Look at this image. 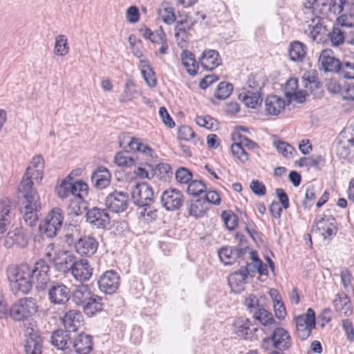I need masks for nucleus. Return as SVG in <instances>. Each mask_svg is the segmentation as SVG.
I'll list each match as a JSON object with an SVG mask.
<instances>
[{
    "instance_id": "obj_39",
    "label": "nucleus",
    "mask_w": 354,
    "mask_h": 354,
    "mask_svg": "<svg viewBox=\"0 0 354 354\" xmlns=\"http://www.w3.org/2000/svg\"><path fill=\"white\" fill-rule=\"evenodd\" d=\"M67 39L64 35H59L55 39L54 53L59 56H64L68 53Z\"/></svg>"
},
{
    "instance_id": "obj_37",
    "label": "nucleus",
    "mask_w": 354,
    "mask_h": 354,
    "mask_svg": "<svg viewBox=\"0 0 354 354\" xmlns=\"http://www.w3.org/2000/svg\"><path fill=\"white\" fill-rule=\"evenodd\" d=\"M233 90V85L227 82H221L218 84L214 91V96L218 100H225L228 97Z\"/></svg>"
},
{
    "instance_id": "obj_23",
    "label": "nucleus",
    "mask_w": 354,
    "mask_h": 354,
    "mask_svg": "<svg viewBox=\"0 0 354 354\" xmlns=\"http://www.w3.org/2000/svg\"><path fill=\"white\" fill-rule=\"evenodd\" d=\"M97 241L91 236H84L80 238L75 244V248L81 256L93 255L98 248Z\"/></svg>"
},
{
    "instance_id": "obj_48",
    "label": "nucleus",
    "mask_w": 354,
    "mask_h": 354,
    "mask_svg": "<svg viewBox=\"0 0 354 354\" xmlns=\"http://www.w3.org/2000/svg\"><path fill=\"white\" fill-rule=\"evenodd\" d=\"M247 279H243V276L239 273V270L230 274L228 277V283L232 288L243 287L246 283Z\"/></svg>"
},
{
    "instance_id": "obj_25",
    "label": "nucleus",
    "mask_w": 354,
    "mask_h": 354,
    "mask_svg": "<svg viewBox=\"0 0 354 354\" xmlns=\"http://www.w3.org/2000/svg\"><path fill=\"white\" fill-rule=\"evenodd\" d=\"M74 351L78 354H89L93 350V342L91 335L84 333H80L70 342Z\"/></svg>"
},
{
    "instance_id": "obj_5",
    "label": "nucleus",
    "mask_w": 354,
    "mask_h": 354,
    "mask_svg": "<svg viewBox=\"0 0 354 354\" xmlns=\"http://www.w3.org/2000/svg\"><path fill=\"white\" fill-rule=\"evenodd\" d=\"M73 178H64L60 182H58L55 187V192L57 196L61 198L64 199L73 195L80 198H83L84 195L87 194L88 186L82 180H77L72 182Z\"/></svg>"
},
{
    "instance_id": "obj_1",
    "label": "nucleus",
    "mask_w": 354,
    "mask_h": 354,
    "mask_svg": "<svg viewBox=\"0 0 354 354\" xmlns=\"http://www.w3.org/2000/svg\"><path fill=\"white\" fill-rule=\"evenodd\" d=\"M32 178H22L18 188L22 198L19 209L25 223L33 227L38 221V213L41 209L39 196L33 187Z\"/></svg>"
},
{
    "instance_id": "obj_62",
    "label": "nucleus",
    "mask_w": 354,
    "mask_h": 354,
    "mask_svg": "<svg viewBox=\"0 0 354 354\" xmlns=\"http://www.w3.org/2000/svg\"><path fill=\"white\" fill-rule=\"evenodd\" d=\"M159 115L164 124L168 127L173 128L175 127V122L167 112V110L165 107L161 106L159 109Z\"/></svg>"
},
{
    "instance_id": "obj_51",
    "label": "nucleus",
    "mask_w": 354,
    "mask_h": 354,
    "mask_svg": "<svg viewBox=\"0 0 354 354\" xmlns=\"http://www.w3.org/2000/svg\"><path fill=\"white\" fill-rule=\"evenodd\" d=\"M328 36L333 46H337L344 42V32L339 27H334Z\"/></svg>"
},
{
    "instance_id": "obj_2",
    "label": "nucleus",
    "mask_w": 354,
    "mask_h": 354,
    "mask_svg": "<svg viewBox=\"0 0 354 354\" xmlns=\"http://www.w3.org/2000/svg\"><path fill=\"white\" fill-rule=\"evenodd\" d=\"M73 302L82 306L85 314L93 316L102 310V298L95 295L88 285H79L71 292Z\"/></svg>"
},
{
    "instance_id": "obj_36",
    "label": "nucleus",
    "mask_w": 354,
    "mask_h": 354,
    "mask_svg": "<svg viewBox=\"0 0 354 354\" xmlns=\"http://www.w3.org/2000/svg\"><path fill=\"white\" fill-rule=\"evenodd\" d=\"M333 303L335 310L341 315L348 317L352 314L353 308L351 302L347 299V297L344 299L341 298L335 299Z\"/></svg>"
},
{
    "instance_id": "obj_54",
    "label": "nucleus",
    "mask_w": 354,
    "mask_h": 354,
    "mask_svg": "<svg viewBox=\"0 0 354 354\" xmlns=\"http://www.w3.org/2000/svg\"><path fill=\"white\" fill-rule=\"evenodd\" d=\"M342 328L346 335V339L349 342L354 341V326L352 322L348 319L342 321Z\"/></svg>"
},
{
    "instance_id": "obj_50",
    "label": "nucleus",
    "mask_w": 354,
    "mask_h": 354,
    "mask_svg": "<svg viewBox=\"0 0 354 354\" xmlns=\"http://www.w3.org/2000/svg\"><path fill=\"white\" fill-rule=\"evenodd\" d=\"M221 216L229 230H232L236 228L238 224V221L237 216L234 213L231 211H224L222 212Z\"/></svg>"
},
{
    "instance_id": "obj_43",
    "label": "nucleus",
    "mask_w": 354,
    "mask_h": 354,
    "mask_svg": "<svg viewBox=\"0 0 354 354\" xmlns=\"http://www.w3.org/2000/svg\"><path fill=\"white\" fill-rule=\"evenodd\" d=\"M274 146L277 151L286 158L292 157L293 153H297L296 149L292 145L286 142L281 140L274 142Z\"/></svg>"
},
{
    "instance_id": "obj_41",
    "label": "nucleus",
    "mask_w": 354,
    "mask_h": 354,
    "mask_svg": "<svg viewBox=\"0 0 354 354\" xmlns=\"http://www.w3.org/2000/svg\"><path fill=\"white\" fill-rule=\"evenodd\" d=\"M231 136L234 142H238L243 147H245L250 149H252L258 147L257 143L248 138L241 135V133L238 132L237 131H234L232 133Z\"/></svg>"
},
{
    "instance_id": "obj_24",
    "label": "nucleus",
    "mask_w": 354,
    "mask_h": 354,
    "mask_svg": "<svg viewBox=\"0 0 354 354\" xmlns=\"http://www.w3.org/2000/svg\"><path fill=\"white\" fill-rule=\"evenodd\" d=\"M269 340H271L273 346L280 351L288 349L291 344L290 336L286 330L281 327L274 328L272 335L267 339H264V343Z\"/></svg>"
},
{
    "instance_id": "obj_35",
    "label": "nucleus",
    "mask_w": 354,
    "mask_h": 354,
    "mask_svg": "<svg viewBox=\"0 0 354 354\" xmlns=\"http://www.w3.org/2000/svg\"><path fill=\"white\" fill-rule=\"evenodd\" d=\"M129 150L118 151L114 158V162L120 167H131L136 164V158L130 155Z\"/></svg>"
},
{
    "instance_id": "obj_14",
    "label": "nucleus",
    "mask_w": 354,
    "mask_h": 354,
    "mask_svg": "<svg viewBox=\"0 0 354 354\" xmlns=\"http://www.w3.org/2000/svg\"><path fill=\"white\" fill-rule=\"evenodd\" d=\"M247 251H248V247L226 246L221 248L218 251V254L220 260L225 265H232L240 259H244Z\"/></svg>"
},
{
    "instance_id": "obj_49",
    "label": "nucleus",
    "mask_w": 354,
    "mask_h": 354,
    "mask_svg": "<svg viewBox=\"0 0 354 354\" xmlns=\"http://www.w3.org/2000/svg\"><path fill=\"white\" fill-rule=\"evenodd\" d=\"M236 331V333L239 337H244V339H247V338H250V337L247 336V330H250V322L248 319H239L236 322L235 324Z\"/></svg>"
},
{
    "instance_id": "obj_38",
    "label": "nucleus",
    "mask_w": 354,
    "mask_h": 354,
    "mask_svg": "<svg viewBox=\"0 0 354 354\" xmlns=\"http://www.w3.org/2000/svg\"><path fill=\"white\" fill-rule=\"evenodd\" d=\"M349 12L342 14L337 17V21L342 26H354V0L350 3Z\"/></svg>"
},
{
    "instance_id": "obj_22",
    "label": "nucleus",
    "mask_w": 354,
    "mask_h": 354,
    "mask_svg": "<svg viewBox=\"0 0 354 354\" xmlns=\"http://www.w3.org/2000/svg\"><path fill=\"white\" fill-rule=\"evenodd\" d=\"M86 221L97 228H104L110 222L106 209L93 207L86 213Z\"/></svg>"
},
{
    "instance_id": "obj_33",
    "label": "nucleus",
    "mask_w": 354,
    "mask_h": 354,
    "mask_svg": "<svg viewBox=\"0 0 354 354\" xmlns=\"http://www.w3.org/2000/svg\"><path fill=\"white\" fill-rule=\"evenodd\" d=\"M306 46L301 41L290 43L288 48L290 59L293 62H302L306 55Z\"/></svg>"
},
{
    "instance_id": "obj_26",
    "label": "nucleus",
    "mask_w": 354,
    "mask_h": 354,
    "mask_svg": "<svg viewBox=\"0 0 354 354\" xmlns=\"http://www.w3.org/2000/svg\"><path fill=\"white\" fill-rule=\"evenodd\" d=\"M84 317L78 310H70L67 311L63 317L64 326L70 333L75 332L83 324Z\"/></svg>"
},
{
    "instance_id": "obj_40",
    "label": "nucleus",
    "mask_w": 354,
    "mask_h": 354,
    "mask_svg": "<svg viewBox=\"0 0 354 354\" xmlns=\"http://www.w3.org/2000/svg\"><path fill=\"white\" fill-rule=\"evenodd\" d=\"M328 10L330 12L334 15L340 14L344 10H346V12H348V7H350V3L346 0H330L328 2Z\"/></svg>"
},
{
    "instance_id": "obj_61",
    "label": "nucleus",
    "mask_w": 354,
    "mask_h": 354,
    "mask_svg": "<svg viewBox=\"0 0 354 354\" xmlns=\"http://www.w3.org/2000/svg\"><path fill=\"white\" fill-rule=\"evenodd\" d=\"M275 194L279 200L282 207L287 209L289 207V198L286 192L282 188H277L275 189Z\"/></svg>"
},
{
    "instance_id": "obj_8",
    "label": "nucleus",
    "mask_w": 354,
    "mask_h": 354,
    "mask_svg": "<svg viewBox=\"0 0 354 354\" xmlns=\"http://www.w3.org/2000/svg\"><path fill=\"white\" fill-rule=\"evenodd\" d=\"M48 297L50 304L54 305H64L71 297V291L64 283L59 281H52L48 285Z\"/></svg>"
},
{
    "instance_id": "obj_59",
    "label": "nucleus",
    "mask_w": 354,
    "mask_h": 354,
    "mask_svg": "<svg viewBox=\"0 0 354 354\" xmlns=\"http://www.w3.org/2000/svg\"><path fill=\"white\" fill-rule=\"evenodd\" d=\"M196 122L198 125L208 129H212L214 126V119L209 115L196 116Z\"/></svg>"
},
{
    "instance_id": "obj_18",
    "label": "nucleus",
    "mask_w": 354,
    "mask_h": 354,
    "mask_svg": "<svg viewBox=\"0 0 354 354\" xmlns=\"http://www.w3.org/2000/svg\"><path fill=\"white\" fill-rule=\"evenodd\" d=\"M3 245L10 249L16 245L19 248H25L28 243V239L21 227L10 230L4 236Z\"/></svg>"
},
{
    "instance_id": "obj_31",
    "label": "nucleus",
    "mask_w": 354,
    "mask_h": 354,
    "mask_svg": "<svg viewBox=\"0 0 354 354\" xmlns=\"http://www.w3.org/2000/svg\"><path fill=\"white\" fill-rule=\"evenodd\" d=\"M44 160L41 156L37 155L32 158L30 165L26 171L24 177H42Z\"/></svg>"
},
{
    "instance_id": "obj_63",
    "label": "nucleus",
    "mask_w": 354,
    "mask_h": 354,
    "mask_svg": "<svg viewBox=\"0 0 354 354\" xmlns=\"http://www.w3.org/2000/svg\"><path fill=\"white\" fill-rule=\"evenodd\" d=\"M162 19L167 24L170 25L173 24L176 19V15L174 13V8L173 7L165 8L162 15Z\"/></svg>"
},
{
    "instance_id": "obj_34",
    "label": "nucleus",
    "mask_w": 354,
    "mask_h": 354,
    "mask_svg": "<svg viewBox=\"0 0 354 354\" xmlns=\"http://www.w3.org/2000/svg\"><path fill=\"white\" fill-rule=\"evenodd\" d=\"M179 183L187 184V192L188 194L198 196L206 189L205 183L201 180L193 178H179Z\"/></svg>"
},
{
    "instance_id": "obj_46",
    "label": "nucleus",
    "mask_w": 354,
    "mask_h": 354,
    "mask_svg": "<svg viewBox=\"0 0 354 354\" xmlns=\"http://www.w3.org/2000/svg\"><path fill=\"white\" fill-rule=\"evenodd\" d=\"M144 80L147 84L151 87H155L157 84L156 73L151 66H147V68L141 71Z\"/></svg>"
},
{
    "instance_id": "obj_16",
    "label": "nucleus",
    "mask_w": 354,
    "mask_h": 354,
    "mask_svg": "<svg viewBox=\"0 0 354 354\" xmlns=\"http://www.w3.org/2000/svg\"><path fill=\"white\" fill-rule=\"evenodd\" d=\"M12 210L11 201L7 197L2 198L0 200V241L4 238L5 233L11 223L13 216Z\"/></svg>"
},
{
    "instance_id": "obj_12",
    "label": "nucleus",
    "mask_w": 354,
    "mask_h": 354,
    "mask_svg": "<svg viewBox=\"0 0 354 354\" xmlns=\"http://www.w3.org/2000/svg\"><path fill=\"white\" fill-rule=\"evenodd\" d=\"M97 283L102 292L111 295L115 292L120 286V274L113 270H107L100 277Z\"/></svg>"
},
{
    "instance_id": "obj_53",
    "label": "nucleus",
    "mask_w": 354,
    "mask_h": 354,
    "mask_svg": "<svg viewBox=\"0 0 354 354\" xmlns=\"http://www.w3.org/2000/svg\"><path fill=\"white\" fill-rule=\"evenodd\" d=\"M329 225L326 230H324L323 232L319 233L323 237L324 239L330 240L333 236H335L337 233V227H336V220L332 216H329Z\"/></svg>"
},
{
    "instance_id": "obj_13",
    "label": "nucleus",
    "mask_w": 354,
    "mask_h": 354,
    "mask_svg": "<svg viewBox=\"0 0 354 354\" xmlns=\"http://www.w3.org/2000/svg\"><path fill=\"white\" fill-rule=\"evenodd\" d=\"M75 261V255L71 252L65 250L55 252L53 259H52V263L55 270L63 273L71 272Z\"/></svg>"
},
{
    "instance_id": "obj_10",
    "label": "nucleus",
    "mask_w": 354,
    "mask_h": 354,
    "mask_svg": "<svg viewBox=\"0 0 354 354\" xmlns=\"http://www.w3.org/2000/svg\"><path fill=\"white\" fill-rule=\"evenodd\" d=\"M131 197L135 205L148 206L153 201V192L147 183H136L131 187Z\"/></svg>"
},
{
    "instance_id": "obj_57",
    "label": "nucleus",
    "mask_w": 354,
    "mask_h": 354,
    "mask_svg": "<svg viewBox=\"0 0 354 354\" xmlns=\"http://www.w3.org/2000/svg\"><path fill=\"white\" fill-rule=\"evenodd\" d=\"M250 187L252 192L257 196H264L266 193V188L265 185L258 180L254 179L251 182Z\"/></svg>"
},
{
    "instance_id": "obj_32",
    "label": "nucleus",
    "mask_w": 354,
    "mask_h": 354,
    "mask_svg": "<svg viewBox=\"0 0 354 354\" xmlns=\"http://www.w3.org/2000/svg\"><path fill=\"white\" fill-rule=\"evenodd\" d=\"M182 64L186 68L187 72L192 76L197 74L199 62L195 59V55L191 51L184 50L180 55Z\"/></svg>"
},
{
    "instance_id": "obj_56",
    "label": "nucleus",
    "mask_w": 354,
    "mask_h": 354,
    "mask_svg": "<svg viewBox=\"0 0 354 354\" xmlns=\"http://www.w3.org/2000/svg\"><path fill=\"white\" fill-rule=\"evenodd\" d=\"M196 134L194 131L189 126L183 125L181 126L178 129V138L180 140L188 141L194 138Z\"/></svg>"
},
{
    "instance_id": "obj_58",
    "label": "nucleus",
    "mask_w": 354,
    "mask_h": 354,
    "mask_svg": "<svg viewBox=\"0 0 354 354\" xmlns=\"http://www.w3.org/2000/svg\"><path fill=\"white\" fill-rule=\"evenodd\" d=\"M134 85L131 82H127L125 84V89L124 93L120 97V101L121 102H127L132 99L133 97V93Z\"/></svg>"
},
{
    "instance_id": "obj_17",
    "label": "nucleus",
    "mask_w": 354,
    "mask_h": 354,
    "mask_svg": "<svg viewBox=\"0 0 354 354\" xmlns=\"http://www.w3.org/2000/svg\"><path fill=\"white\" fill-rule=\"evenodd\" d=\"M183 195L176 189H169L163 192L161 204L167 211H175L183 205Z\"/></svg>"
},
{
    "instance_id": "obj_11",
    "label": "nucleus",
    "mask_w": 354,
    "mask_h": 354,
    "mask_svg": "<svg viewBox=\"0 0 354 354\" xmlns=\"http://www.w3.org/2000/svg\"><path fill=\"white\" fill-rule=\"evenodd\" d=\"M129 203L128 194L122 192L110 193L105 199V205L109 210L116 214L125 212Z\"/></svg>"
},
{
    "instance_id": "obj_20",
    "label": "nucleus",
    "mask_w": 354,
    "mask_h": 354,
    "mask_svg": "<svg viewBox=\"0 0 354 354\" xmlns=\"http://www.w3.org/2000/svg\"><path fill=\"white\" fill-rule=\"evenodd\" d=\"M93 268L86 259L76 261L71 274L74 279L80 283L88 281L93 275Z\"/></svg>"
},
{
    "instance_id": "obj_28",
    "label": "nucleus",
    "mask_w": 354,
    "mask_h": 354,
    "mask_svg": "<svg viewBox=\"0 0 354 354\" xmlns=\"http://www.w3.org/2000/svg\"><path fill=\"white\" fill-rule=\"evenodd\" d=\"M70 342L71 333L67 330L58 329L51 334L50 342L57 349L64 350L69 348Z\"/></svg>"
},
{
    "instance_id": "obj_6",
    "label": "nucleus",
    "mask_w": 354,
    "mask_h": 354,
    "mask_svg": "<svg viewBox=\"0 0 354 354\" xmlns=\"http://www.w3.org/2000/svg\"><path fill=\"white\" fill-rule=\"evenodd\" d=\"M31 286L35 285L38 291H43L47 289L50 281V266L44 259H40L37 261L33 267L30 266Z\"/></svg>"
},
{
    "instance_id": "obj_47",
    "label": "nucleus",
    "mask_w": 354,
    "mask_h": 354,
    "mask_svg": "<svg viewBox=\"0 0 354 354\" xmlns=\"http://www.w3.org/2000/svg\"><path fill=\"white\" fill-rule=\"evenodd\" d=\"M339 75H342L346 79L354 78V60L353 62H341V68L339 71Z\"/></svg>"
},
{
    "instance_id": "obj_3",
    "label": "nucleus",
    "mask_w": 354,
    "mask_h": 354,
    "mask_svg": "<svg viewBox=\"0 0 354 354\" xmlns=\"http://www.w3.org/2000/svg\"><path fill=\"white\" fill-rule=\"evenodd\" d=\"M30 272V266L27 263L8 266L6 274L8 280L12 283V288L18 290L24 295L28 294L32 290Z\"/></svg>"
},
{
    "instance_id": "obj_52",
    "label": "nucleus",
    "mask_w": 354,
    "mask_h": 354,
    "mask_svg": "<svg viewBox=\"0 0 354 354\" xmlns=\"http://www.w3.org/2000/svg\"><path fill=\"white\" fill-rule=\"evenodd\" d=\"M231 150L234 156H236L242 162L248 160V153L244 149L243 147H242V145H239L238 142H234L231 146Z\"/></svg>"
},
{
    "instance_id": "obj_4",
    "label": "nucleus",
    "mask_w": 354,
    "mask_h": 354,
    "mask_svg": "<svg viewBox=\"0 0 354 354\" xmlns=\"http://www.w3.org/2000/svg\"><path fill=\"white\" fill-rule=\"evenodd\" d=\"M38 310L36 299L24 297L14 303L9 309L10 317L16 322L28 320Z\"/></svg>"
},
{
    "instance_id": "obj_42",
    "label": "nucleus",
    "mask_w": 354,
    "mask_h": 354,
    "mask_svg": "<svg viewBox=\"0 0 354 354\" xmlns=\"http://www.w3.org/2000/svg\"><path fill=\"white\" fill-rule=\"evenodd\" d=\"M254 317L263 326H270L274 322L272 314L264 308H259Z\"/></svg>"
},
{
    "instance_id": "obj_60",
    "label": "nucleus",
    "mask_w": 354,
    "mask_h": 354,
    "mask_svg": "<svg viewBox=\"0 0 354 354\" xmlns=\"http://www.w3.org/2000/svg\"><path fill=\"white\" fill-rule=\"evenodd\" d=\"M325 164V160L321 155H313L310 157L308 167L316 170L321 169Z\"/></svg>"
},
{
    "instance_id": "obj_7",
    "label": "nucleus",
    "mask_w": 354,
    "mask_h": 354,
    "mask_svg": "<svg viewBox=\"0 0 354 354\" xmlns=\"http://www.w3.org/2000/svg\"><path fill=\"white\" fill-rule=\"evenodd\" d=\"M64 221L63 211L59 207L53 208L46 216L39 228L44 235L53 238L57 235V231L62 226Z\"/></svg>"
},
{
    "instance_id": "obj_15",
    "label": "nucleus",
    "mask_w": 354,
    "mask_h": 354,
    "mask_svg": "<svg viewBox=\"0 0 354 354\" xmlns=\"http://www.w3.org/2000/svg\"><path fill=\"white\" fill-rule=\"evenodd\" d=\"M353 132L348 131L349 136H346L347 131H342L338 136L337 145V154L341 158H348L352 153L354 157V130Z\"/></svg>"
},
{
    "instance_id": "obj_29",
    "label": "nucleus",
    "mask_w": 354,
    "mask_h": 354,
    "mask_svg": "<svg viewBox=\"0 0 354 354\" xmlns=\"http://www.w3.org/2000/svg\"><path fill=\"white\" fill-rule=\"evenodd\" d=\"M285 100L276 95L267 96L265 99L266 111L268 114L277 115L285 107Z\"/></svg>"
},
{
    "instance_id": "obj_27",
    "label": "nucleus",
    "mask_w": 354,
    "mask_h": 354,
    "mask_svg": "<svg viewBox=\"0 0 354 354\" xmlns=\"http://www.w3.org/2000/svg\"><path fill=\"white\" fill-rule=\"evenodd\" d=\"M219 54L216 50H205L199 58V63L205 69L212 71L221 64Z\"/></svg>"
},
{
    "instance_id": "obj_55",
    "label": "nucleus",
    "mask_w": 354,
    "mask_h": 354,
    "mask_svg": "<svg viewBox=\"0 0 354 354\" xmlns=\"http://www.w3.org/2000/svg\"><path fill=\"white\" fill-rule=\"evenodd\" d=\"M153 172V176L156 175L159 177H165V176L169 177V176L172 174L171 167L167 163H160L157 165Z\"/></svg>"
},
{
    "instance_id": "obj_9",
    "label": "nucleus",
    "mask_w": 354,
    "mask_h": 354,
    "mask_svg": "<svg viewBox=\"0 0 354 354\" xmlns=\"http://www.w3.org/2000/svg\"><path fill=\"white\" fill-rule=\"evenodd\" d=\"M295 322L299 338L301 341L306 340L316 326L315 311L311 308H308L306 314L295 318Z\"/></svg>"
},
{
    "instance_id": "obj_30",
    "label": "nucleus",
    "mask_w": 354,
    "mask_h": 354,
    "mask_svg": "<svg viewBox=\"0 0 354 354\" xmlns=\"http://www.w3.org/2000/svg\"><path fill=\"white\" fill-rule=\"evenodd\" d=\"M42 344L41 339L35 332L29 333L25 344L26 354H41Z\"/></svg>"
},
{
    "instance_id": "obj_45",
    "label": "nucleus",
    "mask_w": 354,
    "mask_h": 354,
    "mask_svg": "<svg viewBox=\"0 0 354 354\" xmlns=\"http://www.w3.org/2000/svg\"><path fill=\"white\" fill-rule=\"evenodd\" d=\"M239 99L243 102L247 107L251 109L257 108L258 104H261L263 101L261 96L248 97L245 94H239Z\"/></svg>"
},
{
    "instance_id": "obj_64",
    "label": "nucleus",
    "mask_w": 354,
    "mask_h": 354,
    "mask_svg": "<svg viewBox=\"0 0 354 354\" xmlns=\"http://www.w3.org/2000/svg\"><path fill=\"white\" fill-rule=\"evenodd\" d=\"M127 19L132 24L138 22L140 19V12L138 8L135 6H130L127 10Z\"/></svg>"
},
{
    "instance_id": "obj_21",
    "label": "nucleus",
    "mask_w": 354,
    "mask_h": 354,
    "mask_svg": "<svg viewBox=\"0 0 354 354\" xmlns=\"http://www.w3.org/2000/svg\"><path fill=\"white\" fill-rule=\"evenodd\" d=\"M333 55V52L332 50L329 48L324 49L320 53L319 63L321 64L325 72L339 73L341 68V62Z\"/></svg>"
},
{
    "instance_id": "obj_44",
    "label": "nucleus",
    "mask_w": 354,
    "mask_h": 354,
    "mask_svg": "<svg viewBox=\"0 0 354 354\" xmlns=\"http://www.w3.org/2000/svg\"><path fill=\"white\" fill-rule=\"evenodd\" d=\"M261 265V259L256 260L255 263H248L246 266H241L240 267L239 273L243 276V279H248L249 274H252L257 272L258 266Z\"/></svg>"
},
{
    "instance_id": "obj_19",
    "label": "nucleus",
    "mask_w": 354,
    "mask_h": 354,
    "mask_svg": "<svg viewBox=\"0 0 354 354\" xmlns=\"http://www.w3.org/2000/svg\"><path fill=\"white\" fill-rule=\"evenodd\" d=\"M209 209V203L203 198H194L187 200L185 204V210L190 216L198 218L203 217Z\"/></svg>"
}]
</instances>
